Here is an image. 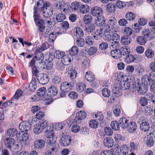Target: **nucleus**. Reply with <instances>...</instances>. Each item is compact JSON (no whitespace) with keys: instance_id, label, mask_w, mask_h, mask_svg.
I'll use <instances>...</instances> for the list:
<instances>
[{"instance_id":"nucleus-1","label":"nucleus","mask_w":155,"mask_h":155,"mask_svg":"<svg viewBox=\"0 0 155 155\" xmlns=\"http://www.w3.org/2000/svg\"><path fill=\"white\" fill-rule=\"evenodd\" d=\"M32 76H35L37 78L38 82L41 84L45 85L46 84L49 80V78L47 74L44 73H41L38 74L39 71L38 70V67L33 66L30 67Z\"/></svg>"},{"instance_id":"nucleus-2","label":"nucleus","mask_w":155,"mask_h":155,"mask_svg":"<svg viewBox=\"0 0 155 155\" xmlns=\"http://www.w3.org/2000/svg\"><path fill=\"white\" fill-rule=\"evenodd\" d=\"M57 137H54L47 138L46 142L48 145L46 146L44 152V155H53L52 153L57 147L56 146L57 145L56 143Z\"/></svg>"},{"instance_id":"nucleus-3","label":"nucleus","mask_w":155,"mask_h":155,"mask_svg":"<svg viewBox=\"0 0 155 155\" xmlns=\"http://www.w3.org/2000/svg\"><path fill=\"white\" fill-rule=\"evenodd\" d=\"M41 49L39 48H37L34 53L35 55L31 60L29 62L28 66L26 68V71H30V67L35 66L36 60L39 64H41L44 62V56L43 54L41 52Z\"/></svg>"},{"instance_id":"nucleus-4","label":"nucleus","mask_w":155,"mask_h":155,"mask_svg":"<svg viewBox=\"0 0 155 155\" xmlns=\"http://www.w3.org/2000/svg\"><path fill=\"white\" fill-rule=\"evenodd\" d=\"M39 125L45 130L46 135L47 138L54 137H56L54 135V127L53 125L51 126L49 125L48 122L46 120H41L39 121Z\"/></svg>"},{"instance_id":"nucleus-5","label":"nucleus","mask_w":155,"mask_h":155,"mask_svg":"<svg viewBox=\"0 0 155 155\" xmlns=\"http://www.w3.org/2000/svg\"><path fill=\"white\" fill-rule=\"evenodd\" d=\"M73 80L72 81H64L62 82L60 85L61 92H60L58 97H63L65 96L67 93L72 89V86L74 84Z\"/></svg>"},{"instance_id":"nucleus-6","label":"nucleus","mask_w":155,"mask_h":155,"mask_svg":"<svg viewBox=\"0 0 155 155\" xmlns=\"http://www.w3.org/2000/svg\"><path fill=\"white\" fill-rule=\"evenodd\" d=\"M91 14L94 16L96 17L95 19V23L97 21L103 20L105 18L104 16L102 15L103 13L102 8L98 6H94L92 8L91 10Z\"/></svg>"},{"instance_id":"nucleus-7","label":"nucleus","mask_w":155,"mask_h":155,"mask_svg":"<svg viewBox=\"0 0 155 155\" xmlns=\"http://www.w3.org/2000/svg\"><path fill=\"white\" fill-rule=\"evenodd\" d=\"M105 19L104 18L103 21L102 20L100 21H97L96 24L98 26L102 27V28L104 30L103 38L106 37L108 38L110 36L109 34L113 31V29H114L112 28L110 30V27L107 24L105 23Z\"/></svg>"},{"instance_id":"nucleus-8","label":"nucleus","mask_w":155,"mask_h":155,"mask_svg":"<svg viewBox=\"0 0 155 155\" xmlns=\"http://www.w3.org/2000/svg\"><path fill=\"white\" fill-rule=\"evenodd\" d=\"M48 91L47 93V96L48 97L51 98V100L49 101L48 102H45L46 105H49L51 104L53 101L52 100L51 98L54 97H57V98H59L58 96H57L58 94V90L57 87L53 86H51L48 89Z\"/></svg>"},{"instance_id":"nucleus-9","label":"nucleus","mask_w":155,"mask_h":155,"mask_svg":"<svg viewBox=\"0 0 155 155\" xmlns=\"http://www.w3.org/2000/svg\"><path fill=\"white\" fill-rule=\"evenodd\" d=\"M54 5L57 9H60L61 10H63V12L65 13L70 11L71 5L68 2L63 1L59 2L55 4Z\"/></svg>"},{"instance_id":"nucleus-10","label":"nucleus","mask_w":155,"mask_h":155,"mask_svg":"<svg viewBox=\"0 0 155 155\" xmlns=\"http://www.w3.org/2000/svg\"><path fill=\"white\" fill-rule=\"evenodd\" d=\"M41 18L40 16V17L35 18L34 19L36 26L38 27V30L40 33L43 34L45 28V21L44 19H41Z\"/></svg>"},{"instance_id":"nucleus-11","label":"nucleus","mask_w":155,"mask_h":155,"mask_svg":"<svg viewBox=\"0 0 155 155\" xmlns=\"http://www.w3.org/2000/svg\"><path fill=\"white\" fill-rule=\"evenodd\" d=\"M109 35H110L109 37L108 38L107 37L104 38V39L106 41H117L119 42L120 37V36L117 33V31L115 29H113V31L110 32V33L109 34Z\"/></svg>"},{"instance_id":"nucleus-12","label":"nucleus","mask_w":155,"mask_h":155,"mask_svg":"<svg viewBox=\"0 0 155 155\" xmlns=\"http://www.w3.org/2000/svg\"><path fill=\"white\" fill-rule=\"evenodd\" d=\"M71 141V137L66 134L63 133L61 134V136L60 140V144L63 146H67L70 144Z\"/></svg>"},{"instance_id":"nucleus-13","label":"nucleus","mask_w":155,"mask_h":155,"mask_svg":"<svg viewBox=\"0 0 155 155\" xmlns=\"http://www.w3.org/2000/svg\"><path fill=\"white\" fill-rule=\"evenodd\" d=\"M86 116L87 114L85 111L81 110L79 111L76 113L75 119H71V121L73 122L72 124H73L74 122H76L77 124L81 123V120L84 119Z\"/></svg>"},{"instance_id":"nucleus-14","label":"nucleus","mask_w":155,"mask_h":155,"mask_svg":"<svg viewBox=\"0 0 155 155\" xmlns=\"http://www.w3.org/2000/svg\"><path fill=\"white\" fill-rule=\"evenodd\" d=\"M37 83L36 78H35L32 77L31 81L29 84V91L27 93V95H30L31 94V93L30 92H33L35 91L37 87Z\"/></svg>"},{"instance_id":"nucleus-15","label":"nucleus","mask_w":155,"mask_h":155,"mask_svg":"<svg viewBox=\"0 0 155 155\" xmlns=\"http://www.w3.org/2000/svg\"><path fill=\"white\" fill-rule=\"evenodd\" d=\"M31 125L29 121H26L20 124L19 127L21 131H27L31 129Z\"/></svg>"},{"instance_id":"nucleus-16","label":"nucleus","mask_w":155,"mask_h":155,"mask_svg":"<svg viewBox=\"0 0 155 155\" xmlns=\"http://www.w3.org/2000/svg\"><path fill=\"white\" fill-rule=\"evenodd\" d=\"M134 79L133 77H130L127 78V77L125 80L128 82L127 84V83H128L132 87V88L136 91V89H137V85L139 84V81L137 80V82L134 81Z\"/></svg>"},{"instance_id":"nucleus-17","label":"nucleus","mask_w":155,"mask_h":155,"mask_svg":"<svg viewBox=\"0 0 155 155\" xmlns=\"http://www.w3.org/2000/svg\"><path fill=\"white\" fill-rule=\"evenodd\" d=\"M46 88L45 87H42L39 89L37 91V94L38 96H39L40 98L44 99L43 100H46L49 99V98L47 96V94H46Z\"/></svg>"},{"instance_id":"nucleus-18","label":"nucleus","mask_w":155,"mask_h":155,"mask_svg":"<svg viewBox=\"0 0 155 155\" xmlns=\"http://www.w3.org/2000/svg\"><path fill=\"white\" fill-rule=\"evenodd\" d=\"M51 56L52 58L54 59V58L56 59H59L62 58L63 59L66 57V55H64V52L63 51H61L59 50H56L55 51L54 55L52 54L51 55Z\"/></svg>"},{"instance_id":"nucleus-19","label":"nucleus","mask_w":155,"mask_h":155,"mask_svg":"<svg viewBox=\"0 0 155 155\" xmlns=\"http://www.w3.org/2000/svg\"><path fill=\"white\" fill-rule=\"evenodd\" d=\"M25 131L19 132L18 134L17 138L20 141L25 142L27 141L29 137V135L27 133H25Z\"/></svg>"},{"instance_id":"nucleus-20","label":"nucleus","mask_w":155,"mask_h":155,"mask_svg":"<svg viewBox=\"0 0 155 155\" xmlns=\"http://www.w3.org/2000/svg\"><path fill=\"white\" fill-rule=\"evenodd\" d=\"M45 141L42 139H37L34 142V147L36 149H41L45 146Z\"/></svg>"},{"instance_id":"nucleus-21","label":"nucleus","mask_w":155,"mask_h":155,"mask_svg":"<svg viewBox=\"0 0 155 155\" xmlns=\"http://www.w3.org/2000/svg\"><path fill=\"white\" fill-rule=\"evenodd\" d=\"M14 143V139L11 137L6 138L5 141L6 147L10 150L13 147Z\"/></svg>"},{"instance_id":"nucleus-22","label":"nucleus","mask_w":155,"mask_h":155,"mask_svg":"<svg viewBox=\"0 0 155 155\" xmlns=\"http://www.w3.org/2000/svg\"><path fill=\"white\" fill-rule=\"evenodd\" d=\"M104 145L108 148L113 146L114 143V140L111 137H107L104 140Z\"/></svg>"},{"instance_id":"nucleus-23","label":"nucleus","mask_w":155,"mask_h":155,"mask_svg":"<svg viewBox=\"0 0 155 155\" xmlns=\"http://www.w3.org/2000/svg\"><path fill=\"white\" fill-rule=\"evenodd\" d=\"M18 131L17 130L14 128H11L8 129L7 132V135L10 137H18Z\"/></svg>"},{"instance_id":"nucleus-24","label":"nucleus","mask_w":155,"mask_h":155,"mask_svg":"<svg viewBox=\"0 0 155 155\" xmlns=\"http://www.w3.org/2000/svg\"><path fill=\"white\" fill-rule=\"evenodd\" d=\"M129 120L125 117L120 118L118 120L120 126L123 128H125L128 126Z\"/></svg>"},{"instance_id":"nucleus-25","label":"nucleus","mask_w":155,"mask_h":155,"mask_svg":"<svg viewBox=\"0 0 155 155\" xmlns=\"http://www.w3.org/2000/svg\"><path fill=\"white\" fill-rule=\"evenodd\" d=\"M140 127L141 130L143 131L146 132L149 130L150 126L148 122L144 121L140 124Z\"/></svg>"},{"instance_id":"nucleus-26","label":"nucleus","mask_w":155,"mask_h":155,"mask_svg":"<svg viewBox=\"0 0 155 155\" xmlns=\"http://www.w3.org/2000/svg\"><path fill=\"white\" fill-rule=\"evenodd\" d=\"M85 77L87 80L89 82H92L95 79L94 74L90 71H88L86 73Z\"/></svg>"},{"instance_id":"nucleus-27","label":"nucleus","mask_w":155,"mask_h":155,"mask_svg":"<svg viewBox=\"0 0 155 155\" xmlns=\"http://www.w3.org/2000/svg\"><path fill=\"white\" fill-rule=\"evenodd\" d=\"M43 11V15L45 18H48L51 17L53 14V8H45Z\"/></svg>"},{"instance_id":"nucleus-28","label":"nucleus","mask_w":155,"mask_h":155,"mask_svg":"<svg viewBox=\"0 0 155 155\" xmlns=\"http://www.w3.org/2000/svg\"><path fill=\"white\" fill-rule=\"evenodd\" d=\"M111 151L112 155H120L121 153V147L118 144H115L114 148Z\"/></svg>"},{"instance_id":"nucleus-29","label":"nucleus","mask_w":155,"mask_h":155,"mask_svg":"<svg viewBox=\"0 0 155 155\" xmlns=\"http://www.w3.org/2000/svg\"><path fill=\"white\" fill-rule=\"evenodd\" d=\"M131 39L128 35H124L122 36L121 39V42L124 45H127L131 42Z\"/></svg>"},{"instance_id":"nucleus-30","label":"nucleus","mask_w":155,"mask_h":155,"mask_svg":"<svg viewBox=\"0 0 155 155\" xmlns=\"http://www.w3.org/2000/svg\"><path fill=\"white\" fill-rule=\"evenodd\" d=\"M110 53L112 57L116 59H117L121 57V54H120V49H112Z\"/></svg>"},{"instance_id":"nucleus-31","label":"nucleus","mask_w":155,"mask_h":155,"mask_svg":"<svg viewBox=\"0 0 155 155\" xmlns=\"http://www.w3.org/2000/svg\"><path fill=\"white\" fill-rule=\"evenodd\" d=\"M147 86L144 87L142 84L139 83V84L137 85V89H136V91L137 90L138 92L140 94H144L147 91Z\"/></svg>"},{"instance_id":"nucleus-32","label":"nucleus","mask_w":155,"mask_h":155,"mask_svg":"<svg viewBox=\"0 0 155 155\" xmlns=\"http://www.w3.org/2000/svg\"><path fill=\"white\" fill-rule=\"evenodd\" d=\"M148 135L146 140V144L148 147H152L154 143V140L152 135Z\"/></svg>"},{"instance_id":"nucleus-33","label":"nucleus","mask_w":155,"mask_h":155,"mask_svg":"<svg viewBox=\"0 0 155 155\" xmlns=\"http://www.w3.org/2000/svg\"><path fill=\"white\" fill-rule=\"evenodd\" d=\"M128 82L125 80H124L123 81H120L119 84V85H120L121 87V89H124V90L126 89H129L130 88H132V87L128 83L127 84Z\"/></svg>"},{"instance_id":"nucleus-34","label":"nucleus","mask_w":155,"mask_h":155,"mask_svg":"<svg viewBox=\"0 0 155 155\" xmlns=\"http://www.w3.org/2000/svg\"><path fill=\"white\" fill-rule=\"evenodd\" d=\"M127 127L130 133H134L137 128V124L134 122H131L129 124H128V126Z\"/></svg>"},{"instance_id":"nucleus-35","label":"nucleus","mask_w":155,"mask_h":155,"mask_svg":"<svg viewBox=\"0 0 155 155\" xmlns=\"http://www.w3.org/2000/svg\"><path fill=\"white\" fill-rule=\"evenodd\" d=\"M72 123L71 119V120H70L69 124H70V126H72L71 131L74 133H77L80 130V127L76 124H77L76 123V122H74L73 124H72Z\"/></svg>"},{"instance_id":"nucleus-36","label":"nucleus","mask_w":155,"mask_h":155,"mask_svg":"<svg viewBox=\"0 0 155 155\" xmlns=\"http://www.w3.org/2000/svg\"><path fill=\"white\" fill-rule=\"evenodd\" d=\"M74 34L78 38L82 37L84 35V33L82 29L80 27H77L74 28Z\"/></svg>"},{"instance_id":"nucleus-37","label":"nucleus","mask_w":155,"mask_h":155,"mask_svg":"<svg viewBox=\"0 0 155 155\" xmlns=\"http://www.w3.org/2000/svg\"><path fill=\"white\" fill-rule=\"evenodd\" d=\"M142 83L143 85L147 86L149 85L150 83V79L149 77L147 75H144L141 78Z\"/></svg>"},{"instance_id":"nucleus-38","label":"nucleus","mask_w":155,"mask_h":155,"mask_svg":"<svg viewBox=\"0 0 155 155\" xmlns=\"http://www.w3.org/2000/svg\"><path fill=\"white\" fill-rule=\"evenodd\" d=\"M120 50L121 54V56L123 55L124 56H127L130 53V49L127 46L123 47L120 49Z\"/></svg>"},{"instance_id":"nucleus-39","label":"nucleus","mask_w":155,"mask_h":155,"mask_svg":"<svg viewBox=\"0 0 155 155\" xmlns=\"http://www.w3.org/2000/svg\"><path fill=\"white\" fill-rule=\"evenodd\" d=\"M120 85H119V87H113L112 90V93L115 94V96L118 97L120 96L121 94V90Z\"/></svg>"},{"instance_id":"nucleus-40","label":"nucleus","mask_w":155,"mask_h":155,"mask_svg":"<svg viewBox=\"0 0 155 155\" xmlns=\"http://www.w3.org/2000/svg\"><path fill=\"white\" fill-rule=\"evenodd\" d=\"M76 89L77 91L81 93L86 89V85L83 82L78 83L76 85Z\"/></svg>"},{"instance_id":"nucleus-41","label":"nucleus","mask_w":155,"mask_h":155,"mask_svg":"<svg viewBox=\"0 0 155 155\" xmlns=\"http://www.w3.org/2000/svg\"><path fill=\"white\" fill-rule=\"evenodd\" d=\"M80 11L83 14L87 13L90 10L89 6L87 5H82L80 7Z\"/></svg>"},{"instance_id":"nucleus-42","label":"nucleus","mask_w":155,"mask_h":155,"mask_svg":"<svg viewBox=\"0 0 155 155\" xmlns=\"http://www.w3.org/2000/svg\"><path fill=\"white\" fill-rule=\"evenodd\" d=\"M116 6L115 5L112 3H109L106 6V10L108 12L113 13L115 10Z\"/></svg>"},{"instance_id":"nucleus-43","label":"nucleus","mask_w":155,"mask_h":155,"mask_svg":"<svg viewBox=\"0 0 155 155\" xmlns=\"http://www.w3.org/2000/svg\"><path fill=\"white\" fill-rule=\"evenodd\" d=\"M92 17L90 15H85L83 18V21L84 23L86 24H90L92 21Z\"/></svg>"},{"instance_id":"nucleus-44","label":"nucleus","mask_w":155,"mask_h":155,"mask_svg":"<svg viewBox=\"0 0 155 155\" xmlns=\"http://www.w3.org/2000/svg\"><path fill=\"white\" fill-rule=\"evenodd\" d=\"M136 58L133 54H128L125 58V61L127 63H130L133 62Z\"/></svg>"},{"instance_id":"nucleus-45","label":"nucleus","mask_w":155,"mask_h":155,"mask_svg":"<svg viewBox=\"0 0 155 155\" xmlns=\"http://www.w3.org/2000/svg\"><path fill=\"white\" fill-rule=\"evenodd\" d=\"M137 42L138 44L143 45L146 43L147 40L143 36H139L137 38Z\"/></svg>"},{"instance_id":"nucleus-46","label":"nucleus","mask_w":155,"mask_h":155,"mask_svg":"<svg viewBox=\"0 0 155 155\" xmlns=\"http://www.w3.org/2000/svg\"><path fill=\"white\" fill-rule=\"evenodd\" d=\"M110 126L112 129L115 130H118L120 127V125L117 121L114 120L112 121L111 123Z\"/></svg>"},{"instance_id":"nucleus-47","label":"nucleus","mask_w":155,"mask_h":155,"mask_svg":"<svg viewBox=\"0 0 155 155\" xmlns=\"http://www.w3.org/2000/svg\"><path fill=\"white\" fill-rule=\"evenodd\" d=\"M66 18V16L63 13H59L57 15L56 19L58 22H62Z\"/></svg>"},{"instance_id":"nucleus-48","label":"nucleus","mask_w":155,"mask_h":155,"mask_svg":"<svg viewBox=\"0 0 155 155\" xmlns=\"http://www.w3.org/2000/svg\"><path fill=\"white\" fill-rule=\"evenodd\" d=\"M50 53H50L49 54L50 57L48 58V63L46 64V68L47 70H50L52 68L53 65L52 61H53L54 59L52 58L51 56Z\"/></svg>"},{"instance_id":"nucleus-49","label":"nucleus","mask_w":155,"mask_h":155,"mask_svg":"<svg viewBox=\"0 0 155 155\" xmlns=\"http://www.w3.org/2000/svg\"><path fill=\"white\" fill-rule=\"evenodd\" d=\"M145 54L147 58H150L153 57L154 53L153 50L150 49H148L146 51Z\"/></svg>"},{"instance_id":"nucleus-50","label":"nucleus","mask_w":155,"mask_h":155,"mask_svg":"<svg viewBox=\"0 0 155 155\" xmlns=\"http://www.w3.org/2000/svg\"><path fill=\"white\" fill-rule=\"evenodd\" d=\"M70 68L71 69L69 70L68 71V75L71 79H75L76 77L77 71L75 69Z\"/></svg>"},{"instance_id":"nucleus-51","label":"nucleus","mask_w":155,"mask_h":155,"mask_svg":"<svg viewBox=\"0 0 155 155\" xmlns=\"http://www.w3.org/2000/svg\"><path fill=\"white\" fill-rule=\"evenodd\" d=\"M144 113L146 116H150L152 115L153 113V107H147L145 109Z\"/></svg>"},{"instance_id":"nucleus-52","label":"nucleus","mask_w":155,"mask_h":155,"mask_svg":"<svg viewBox=\"0 0 155 155\" xmlns=\"http://www.w3.org/2000/svg\"><path fill=\"white\" fill-rule=\"evenodd\" d=\"M78 48L76 46H73L69 50V53L71 55H76L78 52Z\"/></svg>"},{"instance_id":"nucleus-53","label":"nucleus","mask_w":155,"mask_h":155,"mask_svg":"<svg viewBox=\"0 0 155 155\" xmlns=\"http://www.w3.org/2000/svg\"><path fill=\"white\" fill-rule=\"evenodd\" d=\"M89 125L92 128L96 129L98 126V123L95 120H90L89 122Z\"/></svg>"},{"instance_id":"nucleus-54","label":"nucleus","mask_w":155,"mask_h":155,"mask_svg":"<svg viewBox=\"0 0 155 155\" xmlns=\"http://www.w3.org/2000/svg\"><path fill=\"white\" fill-rule=\"evenodd\" d=\"M125 16L127 20L130 21L133 20L135 17L134 14L132 12H127Z\"/></svg>"},{"instance_id":"nucleus-55","label":"nucleus","mask_w":155,"mask_h":155,"mask_svg":"<svg viewBox=\"0 0 155 155\" xmlns=\"http://www.w3.org/2000/svg\"><path fill=\"white\" fill-rule=\"evenodd\" d=\"M48 40L50 42H53L56 38V35L55 32H51L48 35Z\"/></svg>"},{"instance_id":"nucleus-56","label":"nucleus","mask_w":155,"mask_h":155,"mask_svg":"<svg viewBox=\"0 0 155 155\" xmlns=\"http://www.w3.org/2000/svg\"><path fill=\"white\" fill-rule=\"evenodd\" d=\"M117 22V20L114 17H111L109 18L108 20V23L111 26V28H114V26L115 25Z\"/></svg>"},{"instance_id":"nucleus-57","label":"nucleus","mask_w":155,"mask_h":155,"mask_svg":"<svg viewBox=\"0 0 155 155\" xmlns=\"http://www.w3.org/2000/svg\"><path fill=\"white\" fill-rule=\"evenodd\" d=\"M102 95L105 97H108L110 95V90L107 88H104L102 91Z\"/></svg>"},{"instance_id":"nucleus-58","label":"nucleus","mask_w":155,"mask_h":155,"mask_svg":"<svg viewBox=\"0 0 155 155\" xmlns=\"http://www.w3.org/2000/svg\"><path fill=\"white\" fill-rule=\"evenodd\" d=\"M138 146V143L136 141H132L130 143V146L132 150H137Z\"/></svg>"},{"instance_id":"nucleus-59","label":"nucleus","mask_w":155,"mask_h":155,"mask_svg":"<svg viewBox=\"0 0 155 155\" xmlns=\"http://www.w3.org/2000/svg\"><path fill=\"white\" fill-rule=\"evenodd\" d=\"M80 4L79 2H72L71 4V9L72 10H77L80 8Z\"/></svg>"},{"instance_id":"nucleus-60","label":"nucleus","mask_w":155,"mask_h":155,"mask_svg":"<svg viewBox=\"0 0 155 155\" xmlns=\"http://www.w3.org/2000/svg\"><path fill=\"white\" fill-rule=\"evenodd\" d=\"M119 42L117 41H114L110 43L109 46L110 48L112 49H119Z\"/></svg>"},{"instance_id":"nucleus-61","label":"nucleus","mask_w":155,"mask_h":155,"mask_svg":"<svg viewBox=\"0 0 155 155\" xmlns=\"http://www.w3.org/2000/svg\"><path fill=\"white\" fill-rule=\"evenodd\" d=\"M142 32L143 36L145 38H149L150 35V32L148 29L144 28Z\"/></svg>"},{"instance_id":"nucleus-62","label":"nucleus","mask_w":155,"mask_h":155,"mask_svg":"<svg viewBox=\"0 0 155 155\" xmlns=\"http://www.w3.org/2000/svg\"><path fill=\"white\" fill-rule=\"evenodd\" d=\"M44 130L39 125H36L34 129V131L37 134H38L42 132Z\"/></svg>"},{"instance_id":"nucleus-63","label":"nucleus","mask_w":155,"mask_h":155,"mask_svg":"<svg viewBox=\"0 0 155 155\" xmlns=\"http://www.w3.org/2000/svg\"><path fill=\"white\" fill-rule=\"evenodd\" d=\"M108 44L104 41H103L99 45V48L103 51L106 50L108 47Z\"/></svg>"},{"instance_id":"nucleus-64","label":"nucleus","mask_w":155,"mask_h":155,"mask_svg":"<svg viewBox=\"0 0 155 155\" xmlns=\"http://www.w3.org/2000/svg\"><path fill=\"white\" fill-rule=\"evenodd\" d=\"M76 43L78 46L82 47L84 44V39L81 37L79 38L76 40Z\"/></svg>"}]
</instances>
